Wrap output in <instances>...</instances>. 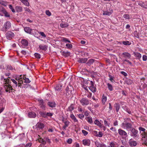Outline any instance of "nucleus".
Segmentation results:
<instances>
[{"mask_svg": "<svg viewBox=\"0 0 147 147\" xmlns=\"http://www.w3.org/2000/svg\"><path fill=\"white\" fill-rule=\"evenodd\" d=\"M122 43L124 45H130L131 44V43L128 41H123L122 42Z\"/></svg>", "mask_w": 147, "mask_h": 147, "instance_id": "nucleus-45", "label": "nucleus"}, {"mask_svg": "<svg viewBox=\"0 0 147 147\" xmlns=\"http://www.w3.org/2000/svg\"><path fill=\"white\" fill-rule=\"evenodd\" d=\"M48 105L50 107H53L55 106L56 104L54 102H49L48 103Z\"/></svg>", "mask_w": 147, "mask_h": 147, "instance_id": "nucleus-28", "label": "nucleus"}, {"mask_svg": "<svg viewBox=\"0 0 147 147\" xmlns=\"http://www.w3.org/2000/svg\"><path fill=\"white\" fill-rule=\"evenodd\" d=\"M139 130L140 131V132H141V131H142V132L141 133V134L142 135V134H144V133H145L146 131H145L146 130L145 129L142 127H140L139 128Z\"/></svg>", "mask_w": 147, "mask_h": 147, "instance_id": "nucleus-42", "label": "nucleus"}, {"mask_svg": "<svg viewBox=\"0 0 147 147\" xmlns=\"http://www.w3.org/2000/svg\"><path fill=\"white\" fill-rule=\"evenodd\" d=\"M122 55H123L124 57L128 59H130L131 57V55L127 52H124L122 53Z\"/></svg>", "mask_w": 147, "mask_h": 147, "instance_id": "nucleus-17", "label": "nucleus"}, {"mask_svg": "<svg viewBox=\"0 0 147 147\" xmlns=\"http://www.w3.org/2000/svg\"><path fill=\"white\" fill-rule=\"evenodd\" d=\"M68 24L67 23H61L60 24V26L62 28H65L68 26Z\"/></svg>", "mask_w": 147, "mask_h": 147, "instance_id": "nucleus-41", "label": "nucleus"}, {"mask_svg": "<svg viewBox=\"0 0 147 147\" xmlns=\"http://www.w3.org/2000/svg\"><path fill=\"white\" fill-rule=\"evenodd\" d=\"M23 79H24V80L25 82L27 83H29L30 82V81L29 80V79L28 78L24 77V76H23Z\"/></svg>", "mask_w": 147, "mask_h": 147, "instance_id": "nucleus-46", "label": "nucleus"}, {"mask_svg": "<svg viewBox=\"0 0 147 147\" xmlns=\"http://www.w3.org/2000/svg\"><path fill=\"white\" fill-rule=\"evenodd\" d=\"M123 17L127 19H129L130 18V17L128 14H125L123 15Z\"/></svg>", "mask_w": 147, "mask_h": 147, "instance_id": "nucleus-49", "label": "nucleus"}, {"mask_svg": "<svg viewBox=\"0 0 147 147\" xmlns=\"http://www.w3.org/2000/svg\"><path fill=\"white\" fill-rule=\"evenodd\" d=\"M74 109V107L73 105H71L68 107V110L69 111H72Z\"/></svg>", "mask_w": 147, "mask_h": 147, "instance_id": "nucleus-53", "label": "nucleus"}, {"mask_svg": "<svg viewBox=\"0 0 147 147\" xmlns=\"http://www.w3.org/2000/svg\"><path fill=\"white\" fill-rule=\"evenodd\" d=\"M138 4L142 7L147 9V1H145L144 2L141 1H139L138 3Z\"/></svg>", "mask_w": 147, "mask_h": 147, "instance_id": "nucleus-14", "label": "nucleus"}, {"mask_svg": "<svg viewBox=\"0 0 147 147\" xmlns=\"http://www.w3.org/2000/svg\"><path fill=\"white\" fill-rule=\"evenodd\" d=\"M91 86L89 87V89L93 92L96 91V88L94 86V83L92 81H90Z\"/></svg>", "mask_w": 147, "mask_h": 147, "instance_id": "nucleus-13", "label": "nucleus"}, {"mask_svg": "<svg viewBox=\"0 0 147 147\" xmlns=\"http://www.w3.org/2000/svg\"><path fill=\"white\" fill-rule=\"evenodd\" d=\"M45 13L47 15L49 16H50L51 15V13L49 10H46L45 11Z\"/></svg>", "mask_w": 147, "mask_h": 147, "instance_id": "nucleus-54", "label": "nucleus"}, {"mask_svg": "<svg viewBox=\"0 0 147 147\" xmlns=\"http://www.w3.org/2000/svg\"><path fill=\"white\" fill-rule=\"evenodd\" d=\"M37 127L40 129H42L45 127L44 124L42 123L38 122L36 125Z\"/></svg>", "mask_w": 147, "mask_h": 147, "instance_id": "nucleus-21", "label": "nucleus"}, {"mask_svg": "<svg viewBox=\"0 0 147 147\" xmlns=\"http://www.w3.org/2000/svg\"><path fill=\"white\" fill-rule=\"evenodd\" d=\"M82 131L84 136H86L88 133L87 131L84 130H82Z\"/></svg>", "mask_w": 147, "mask_h": 147, "instance_id": "nucleus-61", "label": "nucleus"}, {"mask_svg": "<svg viewBox=\"0 0 147 147\" xmlns=\"http://www.w3.org/2000/svg\"><path fill=\"white\" fill-rule=\"evenodd\" d=\"M82 142L83 145L85 146H90L91 142L90 140L87 138L83 139L82 140Z\"/></svg>", "mask_w": 147, "mask_h": 147, "instance_id": "nucleus-11", "label": "nucleus"}, {"mask_svg": "<svg viewBox=\"0 0 147 147\" xmlns=\"http://www.w3.org/2000/svg\"><path fill=\"white\" fill-rule=\"evenodd\" d=\"M38 138L36 139V141L38 140L39 142L43 144H45L46 143V142L45 140H43V139L41 138L39 135H38L37 137Z\"/></svg>", "mask_w": 147, "mask_h": 147, "instance_id": "nucleus-16", "label": "nucleus"}, {"mask_svg": "<svg viewBox=\"0 0 147 147\" xmlns=\"http://www.w3.org/2000/svg\"><path fill=\"white\" fill-rule=\"evenodd\" d=\"M107 85L108 86V88L109 89L110 91H111L113 90V88L112 85L111 84H109V83H108L107 84Z\"/></svg>", "mask_w": 147, "mask_h": 147, "instance_id": "nucleus-44", "label": "nucleus"}, {"mask_svg": "<svg viewBox=\"0 0 147 147\" xmlns=\"http://www.w3.org/2000/svg\"><path fill=\"white\" fill-rule=\"evenodd\" d=\"M32 29L28 27H25L24 28V30L26 32L29 34H31V33Z\"/></svg>", "mask_w": 147, "mask_h": 147, "instance_id": "nucleus-22", "label": "nucleus"}, {"mask_svg": "<svg viewBox=\"0 0 147 147\" xmlns=\"http://www.w3.org/2000/svg\"><path fill=\"white\" fill-rule=\"evenodd\" d=\"M107 100V97L103 94L102 98V103L103 104H105Z\"/></svg>", "mask_w": 147, "mask_h": 147, "instance_id": "nucleus-33", "label": "nucleus"}, {"mask_svg": "<svg viewBox=\"0 0 147 147\" xmlns=\"http://www.w3.org/2000/svg\"><path fill=\"white\" fill-rule=\"evenodd\" d=\"M66 46L68 49H71L72 47V45L69 43L66 44Z\"/></svg>", "mask_w": 147, "mask_h": 147, "instance_id": "nucleus-56", "label": "nucleus"}, {"mask_svg": "<svg viewBox=\"0 0 147 147\" xmlns=\"http://www.w3.org/2000/svg\"><path fill=\"white\" fill-rule=\"evenodd\" d=\"M129 144L131 146H136L137 145V142L136 141H133L132 139H130L129 141Z\"/></svg>", "mask_w": 147, "mask_h": 147, "instance_id": "nucleus-19", "label": "nucleus"}, {"mask_svg": "<svg viewBox=\"0 0 147 147\" xmlns=\"http://www.w3.org/2000/svg\"><path fill=\"white\" fill-rule=\"evenodd\" d=\"M94 60L92 59H90L87 63V64L88 65L92 64L94 63Z\"/></svg>", "mask_w": 147, "mask_h": 147, "instance_id": "nucleus-37", "label": "nucleus"}, {"mask_svg": "<svg viewBox=\"0 0 147 147\" xmlns=\"http://www.w3.org/2000/svg\"><path fill=\"white\" fill-rule=\"evenodd\" d=\"M109 80L112 82H113L115 81H114L113 79H114V77H112L111 75H109Z\"/></svg>", "mask_w": 147, "mask_h": 147, "instance_id": "nucleus-60", "label": "nucleus"}, {"mask_svg": "<svg viewBox=\"0 0 147 147\" xmlns=\"http://www.w3.org/2000/svg\"><path fill=\"white\" fill-rule=\"evenodd\" d=\"M15 9L18 12H21L22 10V8L20 6H16L15 7Z\"/></svg>", "mask_w": 147, "mask_h": 147, "instance_id": "nucleus-32", "label": "nucleus"}, {"mask_svg": "<svg viewBox=\"0 0 147 147\" xmlns=\"http://www.w3.org/2000/svg\"><path fill=\"white\" fill-rule=\"evenodd\" d=\"M70 117L75 122H78V120L76 119L75 116L73 114H71L70 115Z\"/></svg>", "mask_w": 147, "mask_h": 147, "instance_id": "nucleus-31", "label": "nucleus"}, {"mask_svg": "<svg viewBox=\"0 0 147 147\" xmlns=\"http://www.w3.org/2000/svg\"><path fill=\"white\" fill-rule=\"evenodd\" d=\"M39 48L45 51L47 49V46L44 45H39Z\"/></svg>", "mask_w": 147, "mask_h": 147, "instance_id": "nucleus-26", "label": "nucleus"}, {"mask_svg": "<svg viewBox=\"0 0 147 147\" xmlns=\"http://www.w3.org/2000/svg\"><path fill=\"white\" fill-rule=\"evenodd\" d=\"M142 59L144 61H146L147 59V57L146 55H143L142 56Z\"/></svg>", "mask_w": 147, "mask_h": 147, "instance_id": "nucleus-64", "label": "nucleus"}, {"mask_svg": "<svg viewBox=\"0 0 147 147\" xmlns=\"http://www.w3.org/2000/svg\"><path fill=\"white\" fill-rule=\"evenodd\" d=\"M118 133L120 136H121L123 138L126 139L127 136V134L126 132L121 129L118 130Z\"/></svg>", "mask_w": 147, "mask_h": 147, "instance_id": "nucleus-4", "label": "nucleus"}, {"mask_svg": "<svg viewBox=\"0 0 147 147\" xmlns=\"http://www.w3.org/2000/svg\"><path fill=\"white\" fill-rule=\"evenodd\" d=\"M104 124L105 126H107L109 127H110V123H109L107 121L105 120L104 121Z\"/></svg>", "mask_w": 147, "mask_h": 147, "instance_id": "nucleus-55", "label": "nucleus"}, {"mask_svg": "<svg viewBox=\"0 0 147 147\" xmlns=\"http://www.w3.org/2000/svg\"><path fill=\"white\" fill-rule=\"evenodd\" d=\"M39 34L43 37H46V35L43 32H38Z\"/></svg>", "mask_w": 147, "mask_h": 147, "instance_id": "nucleus-62", "label": "nucleus"}, {"mask_svg": "<svg viewBox=\"0 0 147 147\" xmlns=\"http://www.w3.org/2000/svg\"><path fill=\"white\" fill-rule=\"evenodd\" d=\"M61 41L65 43H70L71 42L68 39L64 37H62L61 38Z\"/></svg>", "mask_w": 147, "mask_h": 147, "instance_id": "nucleus-38", "label": "nucleus"}, {"mask_svg": "<svg viewBox=\"0 0 147 147\" xmlns=\"http://www.w3.org/2000/svg\"><path fill=\"white\" fill-rule=\"evenodd\" d=\"M130 136L133 138H134L137 136L138 131L134 128H132L130 129Z\"/></svg>", "mask_w": 147, "mask_h": 147, "instance_id": "nucleus-6", "label": "nucleus"}, {"mask_svg": "<svg viewBox=\"0 0 147 147\" xmlns=\"http://www.w3.org/2000/svg\"><path fill=\"white\" fill-rule=\"evenodd\" d=\"M80 102L83 106L87 105L89 103V100L87 99L83 98L80 100Z\"/></svg>", "mask_w": 147, "mask_h": 147, "instance_id": "nucleus-10", "label": "nucleus"}, {"mask_svg": "<svg viewBox=\"0 0 147 147\" xmlns=\"http://www.w3.org/2000/svg\"><path fill=\"white\" fill-rule=\"evenodd\" d=\"M72 139L71 138H69L67 140L66 142L69 144H71L72 143Z\"/></svg>", "mask_w": 147, "mask_h": 147, "instance_id": "nucleus-47", "label": "nucleus"}, {"mask_svg": "<svg viewBox=\"0 0 147 147\" xmlns=\"http://www.w3.org/2000/svg\"><path fill=\"white\" fill-rule=\"evenodd\" d=\"M83 84L82 85H84L85 86H86V85L88 84V81L87 80L83 79Z\"/></svg>", "mask_w": 147, "mask_h": 147, "instance_id": "nucleus-57", "label": "nucleus"}, {"mask_svg": "<svg viewBox=\"0 0 147 147\" xmlns=\"http://www.w3.org/2000/svg\"><path fill=\"white\" fill-rule=\"evenodd\" d=\"M103 133L101 131H99L98 134H97V136L101 137L102 136Z\"/></svg>", "mask_w": 147, "mask_h": 147, "instance_id": "nucleus-59", "label": "nucleus"}, {"mask_svg": "<svg viewBox=\"0 0 147 147\" xmlns=\"http://www.w3.org/2000/svg\"><path fill=\"white\" fill-rule=\"evenodd\" d=\"M11 27V24L9 21H7L4 24V26L1 29V30L3 31L6 32Z\"/></svg>", "mask_w": 147, "mask_h": 147, "instance_id": "nucleus-3", "label": "nucleus"}, {"mask_svg": "<svg viewBox=\"0 0 147 147\" xmlns=\"http://www.w3.org/2000/svg\"><path fill=\"white\" fill-rule=\"evenodd\" d=\"M94 124L100 127H102V125L100 122L97 119H96L94 122Z\"/></svg>", "mask_w": 147, "mask_h": 147, "instance_id": "nucleus-24", "label": "nucleus"}, {"mask_svg": "<svg viewBox=\"0 0 147 147\" xmlns=\"http://www.w3.org/2000/svg\"><path fill=\"white\" fill-rule=\"evenodd\" d=\"M5 68L8 70H12L13 69V68L11 65H7Z\"/></svg>", "mask_w": 147, "mask_h": 147, "instance_id": "nucleus-35", "label": "nucleus"}, {"mask_svg": "<svg viewBox=\"0 0 147 147\" xmlns=\"http://www.w3.org/2000/svg\"><path fill=\"white\" fill-rule=\"evenodd\" d=\"M88 59L87 58H79L78 60V62L80 63H85L87 61Z\"/></svg>", "mask_w": 147, "mask_h": 147, "instance_id": "nucleus-20", "label": "nucleus"}, {"mask_svg": "<svg viewBox=\"0 0 147 147\" xmlns=\"http://www.w3.org/2000/svg\"><path fill=\"white\" fill-rule=\"evenodd\" d=\"M134 54L136 59H140L142 57L141 55L138 52H134Z\"/></svg>", "mask_w": 147, "mask_h": 147, "instance_id": "nucleus-23", "label": "nucleus"}, {"mask_svg": "<svg viewBox=\"0 0 147 147\" xmlns=\"http://www.w3.org/2000/svg\"><path fill=\"white\" fill-rule=\"evenodd\" d=\"M9 9L11 10L12 12L13 13L15 12V10L11 5H9Z\"/></svg>", "mask_w": 147, "mask_h": 147, "instance_id": "nucleus-48", "label": "nucleus"}, {"mask_svg": "<svg viewBox=\"0 0 147 147\" xmlns=\"http://www.w3.org/2000/svg\"><path fill=\"white\" fill-rule=\"evenodd\" d=\"M62 85L60 84L57 85L55 87V89L56 91L59 92L61 89Z\"/></svg>", "mask_w": 147, "mask_h": 147, "instance_id": "nucleus-18", "label": "nucleus"}, {"mask_svg": "<svg viewBox=\"0 0 147 147\" xmlns=\"http://www.w3.org/2000/svg\"><path fill=\"white\" fill-rule=\"evenodd\" d=\"M73 90V88L72 87L70 86H67L66 89V95L67 96L71 94L72 90Z\"/></svg>", "mask_w": 147, "mask_h": 147, "instance_id": "nucleus-9", "label": "nucleus"}, {"mask_svg": "<svg viewBox=\"0 0 147 147\" xmlns=\"http://www.w3.org/2000/svg\"><path fill=\"white\" fill-rule=\"evenodd\" d=\"M21 43L22 47L25 48L28 45V42L25 39H22L21 40Z\"/></svg>", "mask_w": 147, "mask_h": 147, "instance_id": "nucleus-12", "label": "nucleus"}, {"mask_svg": "<svg viewBox=\"0 0 147 147\" xmlns=\"http://www.w3.org/2000/svg\"><path fill=\"white\" fill-rule=\"evenodd\" d=\"M62 121L65 124V125L63 127V128L65 129L66 128L69 126L70 122L68 121L65 120L63 119H62Z\"/></svg>", "mask_w": 147, "mask_h": 147, "instance_id": "nucleus-15", "label": "nucleus"}, {"mask_svg": "<svg viewBox=\"0 0 147 147\" xmlns=\"http://www.w3.org/2000/svg\"><path fill=\"white\" fill-rule=\"evenodd\" d=\"M39 103L41 108L43 109L45 108V105L44 104L42 100H40L39 101Z\"/></svg>", "mask_w": 147, "mask_h": 147, "instance_id": "nucleus-36", "label": "nucleus"}, {"mask_svg": "<svg viewBox=\"0 0 147 147\" xmlns=\"http://www.w3.org/2000/svg\"><path fill=\"white\" fill-rule=\"evenodd\" d=\"M142 138L147 139V131L144 133V134H142Z\"/></svg>", "mask_w": 147, "mask_h": 147, "instance_id": "nucleus-52", "label": "nucleus"}, {"mask_svg": "<svg viewBox=\"0 0 147 147\" xmlns=\"http://www.w3.org/2000/svg\"><path fill=\"white\" fill-rule=\"evenodd\" d=\"M38 32H39L36 29H32L31 33L32 34H30L33 35L35 36H37Z\"/></svg>", "mask_w": 147, "mask_h": 147, "instance_id": "nucleus-25", "label": "nucleus"}, {"mask_svg": "<svg viewBox=\"0 0 147 147\" xmlns=\"http://www.w3.org/2000/svg\"><path fill=\"white\" fill-rule=\"evenodd\" d=\"M116 105L115 106V108H116V110L117 112H118L119 111V105H118L116 104Z\"/></svg>", "mask_w": 147, "mask_h": 147, "instance_id": "nucleus-63", "label": "nucleus"}, {"mask_svg": "<svg viewBox=\"0 0 147 147\" xmlns=\"http://www.w3.org/2000/svg\"><path fill=\"white\" fill-rule=\"evenodd\" d=\"M28 116L30 118H34L36 117V114L34 112H30L29 113Z\"/></svg>", "mask_w": 147, "mask_h": 147, "instance_id": "nucleus-27", "label": "nucleus"}, {"mask_svg": "<svg viewBox=\"0 0 147 147\" xmlns=\"http://www.w3.org/2000/svg\"><path fill=\"white\" fill-rule=\"evenodd\" d=\"M121 127L124 129H126L127 130H128L131 129L132 127V125L131 123L124 122L122 123Z\"/></svg>", "mask_w": 147, "mask_h": 147, "instance_id": "nucleus-2", "label": "nucleus"}, {"mask_svg": "<svg viewBox=\"0 0 147 147\" xmlns=\"http://www.w3.org/2000/svg\"><path fill=\"white\" fill-rule=\"evenodd\" d=\"M115 144L114 142H111L110 143L108 147H115Z\"/></svg>", "mask_w": 147, "mask_h": 147, "instance_id": "nucleus-51", "label": "nucleus"}, {"mask_svg": "<svg viewBox=\"0 0 147 147\" xmlns=\"http://www.w3.org/2000/svg\"><path fill=\"white\" fill-rule=\"evenodd\" d=\"M95 145L97 147H103L104 145L101 144L100 142L96 141L95 142Z\"/></svg>", "mask_w": 147, "mask_h": 147, "instance_id": "nucleus-29", "label": "nucleus"}, {"mask_svg": "<svg viewBox=\"0 0 147 147\" xmlns=\"http://www.w3.org/2000/svg\"><path fill=\"white\" fill-rule=\"evenodd\" d=\"M125 82L127 84L130 85L132 83L133 81L130 79H127L125 80Z\"/></svg>", "mask_w": 147, "mask_h": 147, "instance_id": "nucleus-39", "label": "nucleus"}, {"mask_svg": "<svg viewBox=\"0 0 147 147\" xmlns=\"http://www.w3.org/2000/svg\"><path fill=\"white\" fill-rule=\"evenodd\" d=\"M5 101L3 98L0 97V106L2 107L0 109V113L2 112L4 109V107L3 106L4 103H5Z\"/></svg>", "mask_w": 147, "mask_h": 147, "instance_id": "nucleus-5", "label": "nucleus"}, {"mask_svg": "<svg viewBox=\"0 0 147 147\" xmlns=\"http://www.w3.org/2000/svg\"><path fill=\"white\" fill-rule=\"evenodd\" d=\"M34 55L36 58L38 59H40L41 57L40 55V54L38 53H35L34 54Z\"/></svg>", "mask_w": 147, "mask_h": 147, "instance_id": "nucleus-50", "label": "nucleus"}, {"mask_svg": "<svg viewBox=\"0 0 147 147\" xmlns=\"http://www.w3.org/2000/svg\"><path fill=\"white\" fill-rule=\"evenodd\" d=\"M0 4L5 6L7 5V2L2 0H0Z\"/></svg>", "mask_w": 147, "mask_h": 147, "instance_id": "nucleus-43", "label": "nucleus"}, {"mask_svg": "<svg viewBox=\"0 0 147 147\" xmlns=\"http://www.w3.org/2000/svg\"><path fill=\"white\" fill-rule=\"evenodd\" d=\"M22 77L21 78H20V79H19V82H18V84H22L23 83V79H22Z\"/></svg>", "mask_w": 147, "mask_h": 147, "instance_id": "nucleus-58", "label": "nucleus"}, {"mask_svg": "<svg viewBox=\"0 0 147 147\" xmlns=\"http://www.w3.org/2000/svg\"><path fill=\"white\" fill-rule=\"evenodd\" d=\"M4 15L7 17L9 16V14L6 12L4 9L1 8L0 9V16H3Z\"/></svg>", "mask_w": 147, "mask_h": 147, "instance_id": "nucleus-7", "label": "nucleus"}, {"mask_svg": "<svg viewBox=\"0 0 147 147\" xmlns=\"http://www.w3.org/2000/svg\"><path fill=\"white\" fill-rule=\"evenodd\" d=\"M1 80H3L4 88L6 92H10L12 90V86L10 84L11 83V80L13 83L15 84L16 86H17V82L14 79H11V80H10L9 79L4 78L2 77Z\"/></svg>", "mask_w": 147, "mask_h": 147, "instance_id": "nucleus-1", "label": "nucleus"}, {"mask_svg": "<svg viewBox=\"0 0 147 147\" xmlns=\"http://www.w3.org/2000/svg\"><path fill=\"white\" fill-rule=\"evenodd\" d=\"M14 36V33L11 31L8 32L6 34L7 38L9 40H11Z\"/></svg>", "mask_w": 147, "mask_h": 147, "instance_id": "nucleus-8", "label": "nucleus"}, {"mask_svg": "<svg viewBox=\"0 0 147 147\" xmlns=\"http://www.w3.org/2000/svg\"><path fill=\"white\" fill-rule=\"evenodd\" d=\"M86 120L90 124H91L93 122L92 118L91 117H86Z\"/></svg>", "mask_w": 147, "mask_h": 147, "instance_id": "nucleus-30", "label": "nucleus"}, {"mask_svg": "<svg viewBox=\"0 0 147 147\" xmlns=\"http://www.w3.org/2000/svg\"><path fill=\"white\" fill-rule=\"evenodd\" d=\"M24 4L28 6L29 5V3L28 1V0H20Z\"/></svg>", "mask_w": 147, "mask_h": 147, "instance_id": "nucleus-34", "label": "nucleus"}, {"mask_svg": "<svg viewBox=\"0 0 147 147\" xmlns=\"http://www.w3.org/2000/svg\"><path fill=\"white\" fill-rule=\"evenodd\" d=\"M113 12V11L112 10L111 12H109L108 11H104L103 14V15H110Z\"/></svg>", "mask_w": 147, "mask_h": 147, "instance_id": "nucleus-40", "label": "nucleus"}]
</instances>
